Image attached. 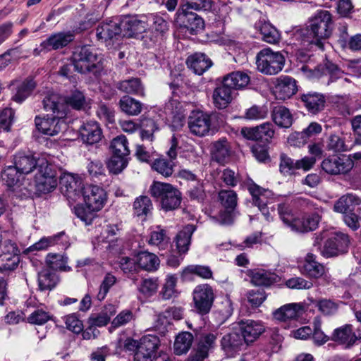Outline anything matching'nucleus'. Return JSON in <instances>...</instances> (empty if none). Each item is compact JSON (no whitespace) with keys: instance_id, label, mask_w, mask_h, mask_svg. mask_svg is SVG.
<instances>
[{"instance_id":"17","label":"nucleus","mask_w":361,"mask_h":361,"mask_svg":"<svg viewBox=\"0 0 361 361\" xmlns=\"http://www.w3.org/2000/svg\"><path fill=\"white\" fill-rule=\"evenodd\" d=\"M241 134L247 140L269 142L274 137L275 130L271 123L265 122L255 127L243 128Z\"/></svg>"},{"instance_id":"23","label":"nucleus","mask_w":361,"mask_h":361,"mask_svg":"<svg viewBox=\"0 0 361 361\" xmlns=\"http://www.w3.org/2000/svg\"><path fill=\"white\" fill-rule=\"evenodd\" d=\"M74 39L72 32H60L51 35L41 44V50H56L67 46Z\"/></svg>"},{"instance_id":"46","label":"nucleus","mask_w":361,"mask_h":361,"mask_svg":"<svg viewBox=\"0 0 361 361\" xmlns=\"http://www.w3.org/2000/svg\"><path fill=\"white\" fill-rule=\"evenodd\" d=\"M216 336L214 334H205L202 335L196 350L195 355L206 358L210 351H212L216 346Z\"/></svg>"},{"instance_id":"45","label":"nucleus","mask_w":361,"mask_h":361,"mask_svg":"<svg viewBox=\"0 0 361 361\" xmlns=\"http://www.w3.org/2000/svg\"><path fill=\"white\" fill-rule=\"evenodd\" d=\"M359 204V199L353 195L348 194L340 197L334 204V209L336 212L347 214L355 210Z\"/></svg>"},{"instance_id":"30","label":"nucleus","mask_w":361,"mask_h":361,"mask_svg":"<svg viewBox=\"0 0 361 361\" xmlns=\"http://www.w3.org/2000/svg\"><path fill=\"white\" fill-rule=\"evenodd\" d=\"M322 130V126L319 123L312 122L302 132H295L290 134L288 138V142L291 145L300 147L305 144L310 137L319 134Z\"/></svg>"},{"instance_id":"19","label":"nucleus","mask_w":361,"mask_h":361,"mask_svg":"<svg viewBox=\"0 0 361 361\" xmlns=\"http://www.w3.org/2000/svg\"><path fill=\"white\" fill-rule=\"evenodd\" d=\"M178 20L191 35H197L204 28V21L199 15L190 10L180 8L177 12Z\"/></svg>"},{"instance_id":"50","label":"nucleus","mask_w":361,"mask_h":361,"mask_svg":"<svg viewBox=\"0 0 361 361\" xmlns=\"http://www.w3.org/2000/svg\"><path fill=\"white\" fill-rule=\"evenodd\" d=\"M257 27L259 29L264 42L269 44H276L279 41L280 34L279 31L270 23L259 21L257 24Z\"/></svg>"},{"instance_id":"58","label":"nucleus","mask_w":361,"mask_h":361,"mask_svg":"<svg viewBox=\"0 0 361 361\" xmlns=\"http://www.w3.org/2000/svg\"><path fill=\"white\" fill-rule=\"evenodd\" d=\"M190 274H195L204 279L212 278V271L208 266L190 265L185 267L182 272L183 277H188Z\"/></svg>"},{"instance_id":"18","label":"nucleus","mask_w":361,"mask_h":361,"mask_svg":"<svg viewBox=\"0 0 361 361\" xmlns=\"http://www.w3.org/2000/svg\"><path fill=\"white\" fill-rule=\"evenodd\" d=\"M97 39L104 42L117 39L122 36L120 20L115 18L102 22L97 28Z\"/></svg>"},{"instance_id":"63","label":"nucleus","mask_w":361,"mask_h":361,"mask_svg":"<svg viewBox=\"0 0 361 361\" xmlns=\"http://www.w3.org/2000/svg\"><path fill=\"white\" fill-rule=\"evenodd\" d=\"M158 288V279L155 278H148L141 281L137 289L138 291L145 296L151 297L157 293Z\"/></svg>"},{"instance_id":"6","label":"nucleus","mask_w":361,"mask_h":361,"mask_svg":"<svg viewBox=\"0 0 361 361\" xmlns=\"http://www.w3.org/2000/svg\"><path fill=\"white\" fill-rule=\"evenodd\" d=\"M218 115L216 113L207 114L202 111H192L188 118L190 132L198 137H204L212 130L213 121Z\"/></svg>"},{"instance_id":"43","label":"nucleus","mask_w":361,"mask_h":361,"mask_svg":"<svg viewBox=\"0 0 361 361\" xmlns=\"http://www.w3.org/2000/svg\"><path fill=\"white\" fill-rule=\"evenodd\" d=\"M58 282L57 274L50 268L44 269L38 274V285L41 290H51Z\"/></svg>"},{"instance_id":"36","label":"nucleus","mask_w":361,"mask_h":361,"mask_svg":"<svg viewBox=\"0 0 361 361\" xmlns=\"http://www.w3.org/2000/svg\"><path fill=\"white\" fill-rule=\"evenodd\" d=\"M223 82L235 92V90L244 88L248 85L250 77L246 73L235 71L225 76Z\"/></svg>"},{"instance_id":"57","label":"nucleus","mask_w":361,"mask_h":361,"mask_svg":"<svg viewBox=\"0 0 361 361\" xmlns=\"http://www.w3.org/2000/svg\"><path fill=\"white\" fill-rule=\"evenodd\" d=\"M177 279L176 275L169 274L166 276L165 283L161 291L162 298L164 300H169L178 295V293L176 288Z\"/></svg>"},{"instance_id":"38","label":"nucleus","mask_w":361,"mask_h":361,"mask_svg":"<svg viewBox=\"0 0 361 361\" xmlns=\"http://www.w3.org/2000/svg\"><path fill=\"white\" fill-rule=\"evenodd\" d=\"M63 103L66 105V115L68 112V106H71L76 110H81L85 109L89 105V99H87L83 92L75 90L70 95L66 97H63Z\"/></svg>"},{"instance_id":"33","label":"nucleus","mask_w":361,"mask_h":361,"mask_svg":"<svg viewBox=\"0 0 361 361\" xmlns=\"http://www.w3.org/2000/svg\"><path fill=\"white\" fill-rule=\"evenodd\" d=\"M350 134L341 133L340 134H331L326 142V148L335 152H343L350 149L348 139Z\"/></svg>"},{"instance_id":"40","label":"nucleus","mask_w":361,"mask_h":361,"mask_svg":"<svg viewBox=\"0 0 361 361\" xmlns=\"http://www.w3.org/2000/svg\"><path fill=\"white\" fill-rule=\"evenodd\" d=\"M135 257L139 269L147 271H156L159 266V259L158 257L153 253L143 251L139 252Z\"/></svg>"},{"instance_id":"51","label":"nucleus","mask_w":361,"mask_h":361,"mask_svg":"<svg viewBox=\"0 0 361 361\" xmlns=\"http://www.w3.org/2000/svg\"><path fill=\"white\" fill-rule=\"evenodd\" d=\"M35 82L32 78H27L16 86V92L13 99L18 103L24 101L35 87Z\"/></svg>"},{"instance_id":"12","label":"nucleus","mask_w":361,"mask_h":361,"mask_svg":"<svg viewBox=\"0 0 361 361\" xmlns=\"http://www.w3.org/2000/svg\"><path fill=\"white\" fill-rule=\"evenodd\" d=\"M61 190L69 202H75L80 197L82 188L81 178L75 174L65 173L60 178Z\"/></svg>"},{"instance_id":"2","label":"nucleus","mask_w":361,"mask_h":361,"mask_svg":"<svg viewBox=\"0 0 361 361\" xmlns=\"http://www.w3.org/2000/svg\"><path fill=\"white\" fill-rule=\"evenodd\" d=\"M332 31L331 15L328 11H318L310 19L309 25L295 33V38L301 41V44H315L323 49L322 39L329 37Z\"/></svg>"},{"instance_id":"62","label":"nucleus","mask_w":361,"mask_h":361,"mask_svg":"<svg viewBox=\"0 0 361 361\" xmlns=\"http://www.w3.org/2000/svg\"><path fill=\"white\" fill-rule=\"evenodd\" d=\"M169 243V238L166 235V231L158 227L157 230L150 233L148 243L151 245L157 246L159 249H164Z\"/></svg>"},{"instance_id":"14","label":"nucleus","mask_w":361,"mask_h":361,"mask_svg":"<svg viewBox=\"0 0 361 361\" xmlns=\"http://www.w3.org/2000/svg\"><path fill=\"white\" fill-rule=\"evenodd\" d=\"M348 245L349 238L346 234L334 233L326 240L322 253L326 257H334L346 252Z\"/></svg>"},{"instance_id":"34","label":"nucleus","mask_w":361,"mask_h":361,"mask_svg":"<svg viewBox=\"0 0 361 361\" xmlns=\"http://www.w3.org/2000/svg\"><path fill=\"white\" fill-rule=\"evenodd\" d=\"M187 64L195 74L202 75L212 66V62L204 54L196 53L188 58Z\"/></svg>"},{"instance_id":"29","label":"nucleus","mask_w":361,"mask_h":361,"mask_svg":"<svg viewBox=\"0 0 361 361\" xmlns=\"http://www.w3.org/2000/svg\"><path fill=\"white\" fill-rule=\"evenodd\" d=\"M235 98V92L222 82V84L216 87L212 93V102L214 106L219 109H226Z\"/></svg>"},{"instance_id":"21","label":"nucleus","mask_w":361,"mask_h":361,"mask_svg":"<svg viewBox=\"0 0 361 361\" xmlns=\"http://www.w3.org/2000/svg\"><path fill=\"white\" fill-rule=\"evenodd\" d=\"M238 325L241 335L246 343H252L265 331L263 322L259 320H241Z\"/></svg>"},{"instance_id":"39","label":"nucleus","mask_w":361,"mask_h":361,"mask_svg":"<svg viewBox=\"0 0 361 361\" xmlns=\"http://www.w3.org/2000/svg\"><path fill=\"white\" fill-rule=\"evenodd\" d=\"M272 119L276 125L280 128H288L293 121V115L285 106H279L274 108L271 114Z\"/></svg>"},{"instance_id":"54","label":"nucleus","mask_w":361,"mask_h":361,"mask_svg":"<svg viewBox=\"0 0 361 361\" xmlns=\"http://www.w3.org/2000/svg\"><path fill=\"white\" fill-rule=\"evenodd\" d=\"M118 88L126 93L144 96V88L140 79L131 78L121 81Z\"/></svg>"},{"instance_id":"16","label":"nucleus","mask_w":361,"mask_h":361,"mask_svg":"<svg viewBox=\"0 0 361 361\" xmlns=\"http://www.w3.org/2000/svg\"><path fill=\"white\" fill-rule=\"evenodd\" d=\"M305 311V305L302 303H289L275 310L272 312V316L278 322H287L298 319Z\"/></svg>"},{"instance_id":"1","label":"nucleus","mask_w":361,"mask_h":361,"mask_svg":"<svg viewBox=\"0 0 361 361\" xmlns=\"http://www.w3.org/2000/svg\"><path fill=\"white\" fill-rule=\"evenodd\" d=\"M44 108L52 113L47 116H36L35 119L37 130L43 134L54 136L66 128L63 118L66 116V105L56 93L47 95L43 99Z\"/></svg>"},{"instance_id":"44","label":"nucleus","mask_w":361,"mask_h":361,"mask_svg":"<svg viewBox=\"0 0 361 361\" xmlns=\"http://www.w3.org/2000/svg\"><path fill=\"white\" fill-rule=\"evenodd\" d=\"M116 312L114 305H107L97 314H93L89 318L90 324L96 327H102L106 326L110 321L111 317Z\"/></svg>"},{"instance_id":"41","label":"nucleus","mask_w":361,"mask_h":361,"mask_svg":"<svg viewBox=\"0 0 361 361\" xmlns=\"http://www.w3.org/2000/svg\"><path fill=\"white\" fill-rule=\"evenodd\" d=\"M302 272L312 278H319L324 274V267L316 261V257L309 253L305 259Z\"/></svg>"},{"instance_id":"60","label":"nucleus","mask_w":361,"mask_h":361,"mask_svg":"<svg viewBox=\"0 0 361 361\" xmlns=\"http://www.w3.org/2000/svg\"><path fill=\"white\" fill-rule=\"evenodd\" d=\"M52 319L51 313L42 307H37L27 318L30 324L42 325Z\"/></svg>"},{"instance_id":"26","label":"nucleus","mask_w":361,"mask_h":361,"mask_svg":"<svg viewBox=\"0 0 361 361\" xmlns=\"http://www.w3.org/2000/svg\"><path fill=\"white\" fill-rule=\"evenodd\" d=\"M80 135L84 143L94 145L101 140L102 132L97 122L89 121L83 123L80 128Z\"/></svg>"},{"instance_id":"47","label":"nucleus","mask_w":361,"mask_h":361,"mask_svg":"<svg viewBox=\"0 0 361 361\" xmlns=\"http://www.w3.org/2000/svg\"><path fill=\"white\" fill-rule=\"evenodd\" d=\"M133 209L134 215L145 218L152 213L153 204L149 197L141 195L135 200Z\"/></svg>"},{"instance_id":"42","label":"nucleus","mask_w":361,"mask_h":361,"mask_svg":"<svg viewBox=\"0 0 361 361\" xmlns=\"http://www.w3.org/2000/svg\"><path fill=\"white\" fill-rule=\"evenodd\" d=\"M250 276L251 282L258 286H269L274 283L276 279L275 274L262 269L252 270Z\"/></svg>"},{"instance_id":"4","label":"nucleus","mask_w":361,"mask_h":361,"mask_svg":"<svg viewBox=\"0 0 361 361\" xmlns=\"http://www.w3.org/2000/svg\"><path fill=\"white\" fill-rule=\"evenodd\" d=\"M72 59L75 71L80 73L95 74L102 68L97 52L90 46L77 47L73 54Z\"/></svg>"},{"instance_id":"55","label":"nucleus","mask_w":361,"mask_h":361,"mask_svg":"<svg viewBox=\"0 0 361 361\" xmlns=\"http://www.w3.org/2000/svg\"><path fill=\"white\" fill-rule=\"evenodd\" d=\"M111 149L113 154L128 157L130 154L128 142L123 135H118L111 142Z\"/></svg>"},{"instance_id":"7","label":"nucleus","mask_w":361,"mask_h":361,"mask_svg":"<svg viewBox=\"0 0 361 361\" xmlns=\"http://www.w3.org/2000/svg\"><path fill=\"white\" fill-rule=\"evenodd\" d=\"M324 171L329 175H345L354 167V161L350 155L344 154L330 155L321 164Z\"/></svg>"},{"instance_id":"8","label":"nucleus","mask_w":361,"mask_h":361,"mask_svg":"<svg viewBox=\"0 0 361 361\" xmlns=\"http://www.w3.org/2000/svg\"><path fill=\"white\" fill-rule=\"evenodd\" d=\"M35 178L37 190L40 192H49L57 185L56 172L45 159L39 161L38 171Z\"/></svg>"},{"instance_id":"28","label":"nucleus","mask_w":361,"mask_h":361,"mask_svg":"<svg viewBox=\"0 0 361 361\" xmlns=\"http://www.w3.org/2000/svg\"><path fill=\"white\" fill-rule=\"evenodd\" d=\"M298 91L295 79L289 77H281L275 85L274 93L276 99L285 100L289 99Z\"/></svg>"},{"instance_id":"52","label":"nucleus","mask_w":361,"mask_h":361,"mask_svg":"<svg viewBox=\"0 0 361 361\" xmlns=\"http://www.w3.org/2000/svg\"><path fill=\"white\" fill-rule=\"evenodd\" d=\"M1 179L8 187L11 188L18 185L24 179V175L14 166H9L1 173Z\"/></svg>"},{"instance_id":"59","label":"nucleus","mask_w":361,"mask_h":361,"mask_svg":"<svg viewBox=\"0 0 361 361\" xmlns=\"http://www.w3.org/2000/svg\"><path fill=\"white\" fill-rule=\"evenodd\" d=\"M73 212L75 216L83 221L86 225H90L97 217L96 211L85 207L82 204H77L73 207Z\"/></svg>"},{"instance_id":"25","label":"nucleus","mask_w":361,"mask_h":361,"mask_svg":"<svg viewBox=\"0 0 361 361\" xmlns=\"http://www.w3.org/2000/svg\"><path fill=\"white\" fill-rule=\"evenodd\" d=\"M302 71L306 74V76L310 79H319L324 75H329L331 82L341 78L343 75V72L338 67L330 61H327L325 63V69L318 67L312 70L308 68L307 66H303Z\"/></svg>"},{"instance_id":"9","label":"nucleus","mask_w":361,"mask_h":361,"mask_svg":"<svg viewBox=\"0 0 361 361\" xmlns=\"http://www.w3.org/2000/svg\"><path fill=\"white\" fill-rule=\"evenodd\" d=\"M192 295L197 311L202 314L208 313L214 300L213 288L208 284L198 285L193 290Z\"/></svg>"},{"instance_id":"10","label":"nucleus","mask_w":361,"mask_h":361,"mask_svg":"<svg viewBox=\"0 0 361 361\" xmlns=\"http://www.w3.org/2000/svg\"><path fill=\"white\" fill-rule=\"evenodd\" d=\"M122 37H135L149 27L147 16H124L120 20Z\"/></svg>"},{"instance_id":"35","label":"nucleus","mask_w":361,"mask_h":361,"mask_svg":"<svg viewBox=\"0 0 361 361\" xmlns=\"http://www.w3.org/2000/svg\"><path fill=\"white\" fill-rule=\"evenodd\" d=\"M244 343L242 335L236 332L228 334L221 339L222 348L231 355L240 350Z\"/></svg>"},{"instance_id":"13","label":"nucleus","mask_w":361,"mask_h":361,"mask_svg":"<svg viewBox=\"0 0 361 361\" xmlns=\"http://www.w3.org/2000/svg\"><path fill=\"white\" fill-rule=\"evenodd\" d=\"M82 196L85 205L96 212L103 208L107 200L106 192L98 185H90L83 188Z\"/></svg>"},{"instance_id":"11","label":"nucleus","mask_w":361,"mask_h":361,"mask_svg":"<svg viewBox=\"0 0 361 361\" xmlns=\"http://www.w3.org/2000/svg\"><path fill=\"white\" fill-rule=\"evenodd\" d=\"M0 249L2 254L0 256L3 262L0 266V270L8 271L15 269L19 263V250L15 243L10 240L1 243V234L0 233Z\"/></svg>"},{"instance_id":"5","label":"nucleus","mask_w":361,"mask_h":361,"mask_svg":"<svg viewBox=\"0 0 361 361\" xmlns=\"http://www.w3.org/2000/svg\"><path fill=\"white\" fill-rule=\"evenodd\" d=\"M257 70L266 75H276L281 72L285 65V57L279 51L271 48L260 50L256 56Z\"/></svg>"},{"instance_id":"49","label":"nucleus","mask_w":361,"mask_h":361,"mask_svg":"<svg viewBox=\"0 0 361 361\" xmlns=\"http://www.w3.org/2000/svg\"><path fill=\"white\" fill-rule=\"evenodd\" d=\"M193 342V336L189 332L179 334L173 344L174 353L177 355L185 354L191 348Z\"/></svg>"},{"instance_id":"31","label":"nucleus","mask_w":361,"mask_h":361,"mask_svg":"<svg viewBox=\"0 0 361 361\" xmlns=\"http://www.w3.org/2000/svg\"><path fill=\"white\" fill-rule=\"evenodd\" d=\"M301 101L307 110L313 114L322 111L325 106L324 96L319 92H310L301 96Z\"/></svg>"},{"instance_id":"61","label":"nucleus","mask_w":361,"mask_h":361,"mask_svg":"<svg viewBox=\"0 0 361 361\" xmlns=\"http://www.w3.org/2000/svg\"><path fill=\"white\" fill-rule=\"evenodd\" d=\"M315 307L324 316H331L336 313L338 305L331 299L322 298L315 302Z\"/></svg>"},{"instance_id":"32","label":"nucleus","mask_w":361,"mask_h":361,"mask_svg":"<svg viewBox=\"0 0 361 361\" xmlns=\"http://www.w3.org/2000/svg\"><path fill=\"white\" fill-rule=\"evenodd\" d=\"M212 159L219 164H224L231 155V147L226 138H221L211 145Z\"/></svg>"},{"instance_id":"22","label":"nucleus","mask_w":361,"mask_h":361,"mask_svg":"<svg viewBox=\"0 0 361 361\" xmlns=\"http://www.w3.org/2000/svg\"><path fill=\"white\" fill-rule=\"evenodd\" d=\"M55 245H60L62 248L64 249L69 247L68 237L64 232H61L52 236L43 237L38 242L30 246L26 251L30 252L33 251L44 250Z\"/></svg>"},{"instance_id":"15","label":"nucleus","mask_w":361,"mask_h":361,"mask_svg":"<svg viewBox=\"0 0 361 361\" xmlns=\"http://www.w3.org/2000/svg\"><path fill=\"white\" fill-rule=\"evenodd\" d=\"M159 338L147 335L143 336L139 343L138 350L134 355V361H152L159 345Z\"/></svg>"},{"instance_id":"37","label":"nucleus","mask_w":361,"mask_h":361,"mask_svg":"<svg viewBox=\"0 0 361 361\" xmlns=\"http://www.w3.org/2000/svg\"><path fill=\"white\" fill-rule=\"evenodd\" d=\"M195 231V226L192 224H188L177 234L176 244L180 255L185 254L188 251L191 236Z\"/></svg>"},{"instance_id":"27","label":"nucleus","mask_w":361,"mask_h":361,"mask_svg":"<svg viewBox=\"0 0 361 361\" xmlns=\"http://www.w3.org/2000/svg\"><path fill=\"white\" fill-rule=\"evenodd\" d=\"M43 159L36 158L30 153L18 152L14 157V166L23 174L30 173L35 169H39V162Z\"/></svg>"},{"instance_id":"20","label":"nucleus","mask_w":361,"mask_h":361,"mask_svg":"<svg viewBox=\"0 0 361 361\" xmlns=\"http://www.w3.org/2000/svg\"><path fill=\"white\" fill-rule=\"evenodd\" d=\"M249 191L252 195L253 204L258 207L267 219L269 220V212L268 205L272 202V192L262 188L256 184L250 185Z\"/></svg>"},{"instance_id":"64","label":"nucleus","mask_w":361,"mask_h":361,"mask_svg":"<svg viewBox=\"0 0 361 361\" xmlns=\"http://www.w3.org/2000/svg\"><path fill=\"white\" fill-rule=\"evenodd\" d=\"M128 163V157L113 154L108 163V168L110 172L118 174L127 166Z\"/></svg>"},{"instance_id":"53","label":"nucleus","mask_w":361,"mask_h":361,"mask_svg":"<svg viewBox=\"0 0 361 361\" xmlns=\"http://www.w3.org/2000/svg\"><path fill=\"white\" fill-rule=\"evenodd\" d=\"M46 262L51 269H59L63 271L71 270L67 265L68 257L64 255L49 253L46 257Z\"/></svg>"},{"instance_id":"3","label":"nucleus","mask_w":361,"mask_h":361,"mask_svg":"<svg viewBox=\"0 0 361 361\" xmlns=\"http://www.w3.org/2000/svg\"><path fill=\"white\" fill-rule=\"evenodd\" d=\"M150 193L160 202L161 208L166 212L174 210L180 205L181 192L171 184L154 182L150 187Z\"/></svg>"},{"instance_id":"56","label":"nucleus","mask_w":361,"mask_h":361,"mask_svg":"<svg viewBox=\"0 0 361 361\" xmlns=\"http://www.w3.org/2000/svg\"><path fill=\"white\" fill-rule=\"evenodd\" d=\"M174 166V162L164 158L157 159L152 164V169L164 177H169L173 174Z\"/></svg>"},{"instance_id":"24","label":"nucleus","mask_w":361,"mask_h":361,"mask_svg":"<svg viewBox=\"0 0 361 361\" xmlns=\"http://www.w3.org/2000/svg\"><path fill=\"white\" fill-rule=\"evenodd\" d=\"M331 339L346 347L353 346L357 341L361 340V330L357 331V334L353 332V328L351 324H345L336 329L331 336Z\"/></svg>"},{"instance_id":"48","label":"nucleus","mask_w":361,"mask_h":361,"mask_svg":"<svg viewBox=\"0 0 361 361\" xmlns=\"http://www.w3.org/2000/svg\"><path fill=\"white\" fill-rule=\"evenodd\" d=\"M119 106L123 112L129 116H137L142 109V104L140 102L128 95L121 98Z\"/></svg>"}]
</instances>
